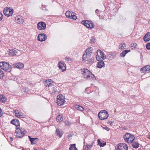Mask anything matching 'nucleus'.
Returning a JSON list of instances; mask_svg holds the SVG:
<instances>
[{"label":"nucleus","instance_id":"31","mask_svg":"<svg viewBox=\"0 0 150 150\" xmlns=\"http://www.w3.org/2000/svg\"><path fill=\"white\" fill-rule=\"evenodd\" d=\"M0 99L3 103H5L6 101L7 98L5 96L1 95L0 96Z\"/></svg>","mask_w":150,"mask_h":150},{"label":"nucleus","instance_id":"21","mask_svg":"<svg viewBox=\"0 0 150 150\" xmlns=\"http://www.w3.org/2000/svg\"><path fill=\"white\" fill-rule=\"evenodd\" d=\"M46 82L47 83L46 85L48 86L49 87L54 85V82L51 79H49L48 80H47Z\"/></svg>","mask_w":150,"mask_h":150},{"label":"nucleus","instance_id":"36","mask_svg":"<svg viewBox=\"0 0 150 150\" xmlns=\"http://www.w3.org/2000/svg\"><path fill=\"white\" fill-rule=\"evenodd\" d=\"M89 49H87L85 52V53L87 55L88 58H90L91 57V55L92 54V52H88Z\"/></svg>","mask_w":150,"mask_h":150},{"label":"nucleus","instance_id":"32","mask_svg":"<svg viewBox=\"0 0 150 150\" xmlns=\"http://www.w3.org/2000/svg\"><path fill=\"white\" fill-rule=\"evenodd\" d=\"M119 49L122 50L126 48V45L125 43H122L119 45Z\"/></svg>","mask_w":150,"mask_h":150},{"label":"nucleus","instance_id":"18","mask_svg":"<svg viewBox=\"0 0 150 150\" xmlns=\"http://www.w3.org/2000/svg\"><path fill=\"white\" fill-rule=\"evenodd\" d=\"M58 66L59 69H62L63 71H65L66 69V64L64 62H59L58 63Z\"/></svg>","mask_w":150,"mask_h":150},{"label":"nucleus","instance_id":"46","mask_svg":"<svg viewBox=\"0 0 150 150\" xmlns=\"http://www.w3.org/2000/svg\"><path fill=\"white\" fill-rule=\"evenodd\" d=\"M103 129L106 130L107 131H109L110 130V128L106 126H105L104 127H103Z\"/></svg>","mask_w":150,"mask_h":150},{"label":"nucleus","instance_id":"9","mask_svg":"<svg viewBox=\"0 0 150 150\" xmlns=\"http://www.w3.org/2000/svg\"><path fill=\"white\" fill-rule=\"evenodd\" d=\"M128 147L126 144L121 143L118 144L116 150H128Z\"/></svg>","mask_w":150,"mask_h":150},{"label":"nucleus","instance_id":"25","mask_svg":"<svg viewBox=\"0 0 150 150\" xmlns=\"http://www.w3.org/2000/svg\"><path fill=\"white\" fill-rule=\"evenodd\" d=\"M9 54L12 56H14L17 54L16 50L14 49H10L9 51Z\"/></svg>","mask_w":150,"mask_h":150},{"label":"nucleus","instance_id":"51","mask_svg":"<svg viewBox=\"0 0 150 150\" xmlns=\"http://www.w3.org/2000/svg\"><path fill=\"white\" fill-rule=\"evenodd\" d=\"M113 122H112V121H108L107 122V123L108 124H111V123H113Z\"/></svg>","mask_w":150,"mask_h":150},{"label":"nucleus","instance_id":"40","mask_svg":"<svg viewBox=\"0 0 150 150\" xmlns=\"http://www.w3.org/2000/svg\"><path fill=\"white\" fill-rule=\"evenodd\" d=\"M64 122L65 125L67 126H70L71 124V122L68 120H66Z\"/></svg>","mask_w":150,"mask_h":150},{"label":"nucleus","instance_id":"5","mask_svg":"<svg viewBox=\"0 0 150 150\" xmlns=\"http://www.w3.org/2000/svg\"><path fill=\"white\" fill-rule=\"evenodd\" d=\"M106 56L104 52L99 49H98L97 51V55L96 56V59L97 60H103L105 58Z\"/></svg>","mask_w":150,"mask_h":150},{"label":"nucleus","instance_id":"11","mask_svg":"<svg viewBox=\"0 0 150 150\" xmlns=\"http://www.w3.org/2000/svg\"><path fill=\"white\" fill-rule=\"evenodd\" d=\"M47 36L44 33L39 34L38 36V40L41 42L45 41L46 39Z\"/></svg>","mask_w":150,"mask_h":150},{"label":"nucleus","instance_id":"35","mask_svg":"<svg viewBox=\"0 0 150 150\" xmlns=\"http://www.w3.org/2000/svg\"><path fill=\"white\" fill-rule=\"evenodd\" d=\"M69 149L70 150H78V149L75 146V144H71Z\"/></svg>","mask_w":150,"mask_h":150},{"label":"nucleus","instance_id":"39","mask_svg":"<svg viewBox=\"0 0 150 150\" xmlns=\"http://www.w3.org/2000/svg\"><path fill=\"white\" fill-rule=\"evenodd\" d=\"M0 68V79L3 78L4 76V72Z\"/></svg>","mask_w":150,"mask_h":150},{"label":"nucleus","instance_id":"47","mask_svg":"<svg viewBox=\"0 0 150 150\" xmlns=\"http://www.w3.org/2000/svg\"><path fill=\"white\" fill-rule=\"evenodd\" d=\"M3 15L0 12V21H1L3 19Z\"/></svg>","mask_w":150,"mask_h":150},{"label":"nucleus","instance_id":"14","mask_svg":"<svg viewBox=\"0 0 150 150\" xmlns=\"http://www.w3.org/2000/svg\"><path fill=\"white\" fill-rule=\"evenodd\" d=\"M82 74L83 76H84L85 78L86 79L88 77L89 75L90 74L91 71H89L88 69H83L82 71Z\"/></svg>","mask_w":150,"mask_h":150},{"label":"nucleus","instance_id":"42","mask_svg":"<svg viewBox=\"0 0 150 150\" xmlns=\"http://www.w3.org/2000/svg\"><path fill=\"white\" fill-rule=\"evenodd\" d=\"M52 93H56L57 92V89L56 87H54L52 91H50Z\"/></svg>","mask_w":150,"mask_h":150},{"label":"nucleus","instance_id":"41","mask_svg":"<svg viewBox=\"0 0 150 150\" xmlns=\"http://www.w3.org/2000/svg\"><path fill=\"white\" fill-rule=\"evenodd\" d=\"M82 58H83V60H82L83 61H84V62L87 61V60H86V59L87 58H88V57H87V55L85 53V52L83 55Z\"/></svg>","mask_w":150,"mask_h":150},{"label":"nucleus","instance_id":"7","mask_svg":"<svg viewBox=\"0 0 150 150\" xmlns=\"http://www.w3.org/2000/svg\"><path fill=\"white\" fill-rule=\"evenodd\" d=\"M3 12L5 16L9 17L12 15L13 13V9L10 8V7L9 8L7 7L4 9Z\"/></svg>","mask_w":150,"mask_h":150},{"label":"nucleus","instance_id":"6","mask_svg":"<svg viewBox=\"0 0 150 150\" xmlns=\"http://www.w3.org/2000/svg\"><path fill=\"white\" fill-rule=\"evenodd\" d=\"M64 97L62 94H59L57 96V102L58 105L61 106L63 105L65 102L64 100Z\"/></svg>","mask_w":150,"mask_h":150},{"label":"nucleus","instance_id":"20","mask_svg":"<svg viewBox=\"0 0 150 150\" xmlns=\"http://www.w3.org/2000/svg\"><path fill=\"white\" fill-rule=\"evenodd\" d=\"M28 137L29 138V140L30 141L32 144H36L37 142V141L38 140V138H31L30 136H28Z\"/></svg>","mask_w":150,"mask_h":150},{"label":"nucleus","instance_id":"38","mask_svg":"<svg viewBox=\"0 0 150 150\" xmlns=\"http://www.w3.org/2000/svg\"><path fill=\"white\" fill-rule=\"evenodd\" d=\"M94 59L93 58H92L88 60H87V63L89 64H92L93 63Z\"/></svg>","mask_w":150,"mask_h":150},{"label":"nucleus","instance_id":"44","mask_svg":"<svg viewBox=\"0 0 150 150\" xmlns=\"http://www.w3.org/2000/svg\"><path fill=\"white\" fill-rule=\"evenodd\" d=\"M146 47L147 49L150 50V42H149L146 44Z\"/></svg>","mask_w":150,"mask_h":150},{"label":"nucleus","instance_id":"34","mask_svg":"<svg viewBox=\"0 0 150 150\" xmlns=\"http://www.w3.org/2000/svg\"><path fill=\"white\" fill-rule=\"evenodd\" d=\"M89 23H88L86 27L88 28L91 29L94 26L93 24L91 21H89Z\"/></svg>","mask_w":150,"mask_h":150},{"label":"nucleus","instance_id":"33","mask_svg":"<svg viewBox=\"0 0 150 150\" xmlns=\"http://www.w3.org/2000/svg\"><path fill=\"white\" fill-rule=\"evenodd\" d=\"M98 144L99 145L100 147H103L105 146L106 144V142L102 143L99 139H98L97 140Z\"/></svg>","mask_w":150,"mask_h":150},{"label":"nucleus","instance_id":"23","mask_svg":"<svg viewBox=\"0 0 150 150\" xmlns=\"http://www.w3.org/2000/svg\"><path fill=\"white\" fill-rule=\"evenodd\" d=\"M87 79L90 80H95L96 79V78L94 75L91 72L90 74L89 75L88 77L87 78Z\"/></svg>","mask_w":150,"mask_h":150},{"label":"nucleus","instance_id":"22","mask_svg":"<svg viewBox=\"0 0 150 150\" xmlns=\"http://www.w3.org/2000/svg\"><path fill=\"white\" fill-rule=\"evenodd\" d=\"M97 64V67L99 68H101L105 66V64L103 60H99Z\"/></svg>","mask_w":150,"mask_h":150},{"label":"nucleus","instance_id":"13","mask_svg":"<svg viewBox=\"0 0 150 150\" xmlns=\"http://www.w3.org/2000/svg\"><path fill=\"white\" fill-rule=\"evenodd\" d=\"M140 71L142 73H147L150 72V65H148L140 69Z\"/></svg>","mask_w":150,"mask_h":150},{"label":"nucleus","instance_id":"30","mask_svg":"<svg viewBox=\"0 0 150 150\" xmlns=\"http://www.w3.org/2000/svg\"><path fill=\"white\" fill-rule=\"evenodd\" d=\"M132 143V146L134 148L137 149L139 147V144L137 142H135Z\"/></svg>","mask_w":150,"mask_h":150},{"label":"nucleus","instance_id":"10","mask_svg":"<svg viewBox=\"0 0 150 150\" xmlns=\"http://www.w3.org/2000/svg\"><path fill=\"white\" fill-rule=\"evenodd\" d=\"M37 28L40 30H44L46 28V23L43 22H39L38 24Z\"/></svg>","mask_w":150,"mask_h":150},{"label":"nucleus","instance_id":"43","mask_svg":"<svg viewBox=\"0 0 150 150\" xmlns=\"http://www.w3.org/2000/svg\"><path fill=\"white\" fill-rule=\"evenodd\" d=\"M90 42L91 43H94L95 42V39L93 37H92L90 39Z\"/></svg>","mask_w":150,"mask_h":150},{"label":"nucleus","instance_id":"16","mask_svg":"<svg viewBox=\"0 0 150 150\" xmlns=\"http://www.w3.org/2000/svg\"><path fill=\"white\" fill-rule=\"evenodd\" d=\"M15 114V116L19 118H24L25 116L21 114V112L17 110H13Z\"/></svg>","mask_w":150,"mask_h":150},{"label":"nucleus","instance_id":"28","mask_svg":"<svg viewBox=\"0 0 150 150\" xmlns=\"http://www.w3.org/2000/svg\"><path fill=\"white\" fill-rule=\"evenodd\" d=\"M93 146V144L89 145L86 144L84 145V150H90L91 148Z\"/></svg>","mask_w":150,"mask_h":150},{"label":"nucleus","instance_id":"8","mask_svg":"<svg viewBox=\"0 0 150 150\" xmlns=\"http://www.w3.org/2000/svg\"><path fill=\"white\" fill-rule=\"evenodd\" d=\"M66 16L71 19L76 20L77 18V16L75 15V13L72 12L67 11L65 13Z\"/></svg>","mask_w":150,"mask_h":150},{"label":"nucleus","instance_id":"15","mask_svg":"<svg viewBox=\"0 0 150 150\" xmlns=\"http://www.w3.org/2000/svg\"><path fill=\"white\" fill-rule=\"evenodd\" d=\"M15 21L18 24H22L24 22V20L22 16H19L16 17Z\"/></svg>","mask_w":150,"mask_h":150},{"label":"nucleus","instance_id":"50","mask_svg":"<svg viewBox=\"0 0 150 150\" xmlns=\"http://www.w3.org/2000/svg\"><path fill=\"white\" fill-rule=\"evenodd\" d=\"M99 11V10L98 9H96L95 11V13H96L97 14V15L99 13L98 12Z\"/></svg>","mask_w":150,"mask_h":150},{"label":"nucleus","instance_id":"24","mask_svg":"<svg viewBox=\"0 0 150 150\" xmlns=\"http://www.w3.org/2000/svg\"><path fill=\"white\" fill-rule=\"evenodd\" d=\"M130 51V50H123L122 52L120 54V56L121 57H124L125 55L128 52Z\"/></svg>","mask_w":150,"mask_h":150},{"label":"nucleus","instance_id":"3","mask_svg":"<svg viewBox=\"0 0 150 150\" xmlns=\"http://www.w3.org/2000/svg\"><path fill=\"white\" fill-rule=\"evenodd\" d=\"M125 141L127 143H131L134 140L135 137L134 135L129 133H126L124 136Z\"/></svg>","mask_w":150,"mask_h":150},{"label":"nucleus","instance_id":"52","mask_svg":"<svg viewBox=\"0 0 150 150\" xmlns=\"http://www.w3.org/2000/svg\"><path fill=\"white\" fill-rule=\"evenodd\" d=\"M10 139L11 141H12L13 140V138H12V137H10Z\"/></svg>","mask_w":150,"mask_h":150},{"label":"nucleus","instance_id":"2","mask_svg":"<svg viewBox=\"0 0 150 150\" xmlns=\"http://www.w3.org/2000/svg\"><path fill=\"white\" fill-rule=\"evenodd\" d=\"M16 128V129L15 130V135L17 138H22L26 133V132L23 128H20L19 127Z\"/></svg>","mask_w":150,"mask_h":150},{"label":"nucleus","instance_id":"48","mask_svg":"<svg viewBox=\"0 0 150 150\" xmlns=\"http://www.w3.org/2000/svg\"><path fill=\"white\" fill-rule=\"evenodd\" d=\"M70 59H71L69 57H66L65 58V60L67 61H69Z\"/></svg>","mask_w":150,"mask_h":150},{"label":"nucleus","instance_id":"27","mask_svg":"<svg viewBox=\"0 0 150 150\" xmlns=\"http://www.w3.org/2000/svg\"><path fill=\"white\" fill-rule=\"evenodd\" d=\"M56 120L58 122L62 121L63 120V116L62 115H58L57 116Z\"/></svg>","mask_w":150,"mask_h":150},{"label":"nucleus","instance_id":"1","mask_svg":"<svg viewBox=\"0 0 150 150\" xmlns=\"http://www.w3.org/2000/svg\"><path fill=\"white\" fill-rule=\"evenodd\" d=\"M0 67L1 69L7 72H9L11 71L12 69L11 66L7 62H0Z\"/></svg>","mask_w":150,"mask_h":150},{"label":"nucleus","instance_id":"29","mask_svg":"<svg viewBox=\"0 0 150 150\" xmlns=\"http://www.w3.org/2000/svg\"><path fill=\"white\" fill-rule=\"evenodd\" d=\"M74 107L76 109L81 111H83L84 110V109L83 107L79 105H75Z\"/></svg>","mask_w":150,"mask_h":150},{"label":"nucleus","instance_id":"49","mask_svg":"<svg viewBox=\"0 0 150 150\" xmlns=\"http://www.w3.org/2000/svg\"><path fill=\"white\" fill-rule=\"evenodd\" d=\"M89 49L88 52H91V51L93 49L91 47H90L88 48L87 49Z\"/></svg>","mask_w":150,"mask_h":150},{"label":"nucleus","instance_id":"19","mask_svg":"<svg viewBox=\"0 0 150 150\" xmlns=\"http://www.w3.org/2000/svg\"><path fill=\"white\" fill-rule=\"evenodd\" d=\"M143 39L146 42L149 41L150 40V32H147L144 36Z\"/></svg>","mask_w":150,"mask_h":150},{"label":"nucleus","instance_id":"4","mask_svg":"<svg viewBox=\"0 0 150 150\" xmlns=\"http://www.w3.org/2000/svg\"><path fill=\"white\" fill-rule=\"evenodd\" d=\"M108 116V112L105 110L101 111L98 114L99 118L102 120L106 119Z\"/></svg>","mask_w":150,"mask_h":150},{"label":"nucleus","instance_id":"37","mask_svg":"<svg viewBox=\"0 0 150 150\" xmlns=\"http://www.w3.org/2000/svg\"><path fill=\"white\" fill-rule=\"evenodd\" d=\"M89 21L88 20H83L81 21V23L84 26H87V25L88 24V23H89Z\"/></svg>","mask_w":150,"mask_h":150},{"label":"nucleus","instance_id":"12","mask_svg":"<svg viewBox=\"0 0 150 150\" xmlns=\"http://www.w3.org/2000/svg\"><path fill=\"white\" fill-rule=\"evenodd\" d=\"M12 66L14 68L22 69L24 68V64L21 62L15 63L12 64Z\"/></svg>","mask_w":150,"mask_h":150},{"label":"nucleus","instance_id":"45","mask_svg":"<svg viewBox=\"0 0 150 150\" xmlns=\"http://www.w3.org/2000/svg\"><path fill=\"white\" fill-rule=\"evenodd\" d=\"M137 46V44L136 43H134L131 44V46L132 47H133L134 48H135Z\"/></svg>","mask_w":150,"mask_h":150},{"label":"nucleus","instance_id":"53","mask_svg":"<svg viewBox=\"0 0 150 150\" xmlns=\"http://www.w3.org/2000/svg\"><path fill=\"white\" fill-rule=\"evenodd\" d=\"M113 124V123H111V124H110V125L112 126Z\"/></svg>","mask_w":150,"mask_h":150},{"label":"nucleus","instance_id":"26","mask_svg":"<svg viewBox=\"0 0 150 150\" xmlns=\"http://www.w3.org/2000/svg\"><path fill=\"white\" fill-rule=\"evenodd\" d=\"M56 133L57 136L61 138L62 135V131L59 129H56Z\"/></svg>","mask_w":150,"mask_h":150},{"label":"nucleus","instance_id":"17","mask_svg":"<svg viewBox=\"0 0 150 150\" xmlns=\"http://www.w3.org/2000/svg\"><path fill=\"white\" fill-rule=\"evenodd\" d=\"M11 123L15 125L16 128L20 127V123L18 120L17 119H13L10 122Z\"/></svg>","mask_w":150,"mask_h":150}]
</instances>
